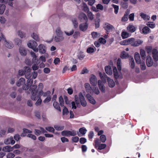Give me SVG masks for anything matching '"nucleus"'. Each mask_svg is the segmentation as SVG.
Returning a JSON list of instances; mask_svg holds the SVG:
<instances>
[{
	"instance_id": "774afa93",
	"label": "nucleus",
	"mask_w": 158,
	"mask_h": 158,
	"mask_svg": "<svg viewBox=\"0 0 158 158\" xmlns=\"http://www.w3.org/2000/svg\"><path fill=\"white\" fill-rule=\"evenodd\" d=\"M15 156L14 154L11 152L8 153L6 155L7 158H13Z\"/></svg>"
},
{
	"instance_id": "6e6d98bb",
	"label": "nucleus",
	"mask_w": 158,
	"mask_h": 158,
	"mask_svg": "<svg viewBox=\"0 0 158 158\" xmlns=\"http://www.w3.org/2000/svg\"><path fill=\"white\" fill-rule=\"evenodd\" d=\"M112 6L114 8V13L116 14H117L118 12V10L119 9L118 6L112 4Z\"/></svg>"
},
{
	"instance_id": "603ef678",
	"label": "nucleus",
	"mask_w": 158,
	"mask_h": 158,
	"mask_svg": "<svg viewBox=\"0 0 158 158\" xmlns=\"http://www.w3.org/2000/svg\"><path fill=\"white\" fill-rule=\"evenodd\" d=\"M135 39L134 38H131L127 39L128 44H131L133 46V44H134Z\"/></svg>"
},
{
	"instance_id": "412c9836",
	"label": "nucleus",
	"mask_w": 158,
	"mask_h": 158,
	"mask_svg": "<svg viewBox=\"0 0 158 158\" xmlns=\"http://www.w3.org/2000/svg\"><path fill=\"white\" fill-rule=\"evenodd\" d=\"M78 18L81 20H84L85 21L87 20V17L86 15L83 13H80L78 16Z\"/></svg>"
},
{
	"instance_id": "6ab92c4d",
	"label": "nucleus",
	"mask_w": 158,
	"mask_h": 158,
	"mask_svg": "<svg viewBox=\"0 0 158 158\" xmlns=\"http://www.w3.org/2000/svg\"><path fill=\"white\" fill-rule=\"evenodd\" d=\"M40 130L38 129H35V133L36 135H39L41 134L42 132L44 133L46 132V131L43 128L40 127Z\"/></svg>"
},
{
	"instance_id": "393cba45",
	"label": "nucleus",
	"mask_w": 158,
	"mask_h": 158,
	"mask_svg": "<svg viewBox=\"0 0 158 158\" xmlns=\"http://www.w3.org/2000/svg\"><path fill=\"white\" fill-rule=\"evenodd\" d=\"M129 64L130 65L131 67V69H134L135 66V64L133 58L130 56L129 57Z\"/></svg>"
},
{
	"instance_id": "69168bd1",
	"label": "nucleus",
	"mask_w": 158,
	"mask_h": 158,
	"mask_svg": "<svg viewBox=\"0 0 158 158\" xmlns=\"http://www.w3.org/2000/svg\"><path fill=\"white\" fill-rule=\"evenodd\" d=\"M45 129L47 131L50 132H53L54 131V128L50 127H47L45 128Z\"/></svg>"
},
{
	"instance_id": "423d86ee",
	"label": "nucleus",
	"mask_w": 158,
	"mask_h": 158,
	"mask_svg": "<svg viewBox=\"0 0 158 158\" xmlns=\"http://www.w3.org/2000/svg\"><path fill=\"white\" fill-rule=\"evenodd\" d=\"M61 134L63 136L68 137L75 135H76V132L74 131H64L61 132Z\"/></svg>"
},
{
	"instance_id": "473e14b6",
	"label": "nucleus",
	"mask_w": 158,
	"mask_h": 158,
	"mask_svg": "<svg viewBox=\"0 0 158 158\" xmlns=\"http://www.w3.org/2000/svg\"><path fill=\"white\" fill-rule=\"evenodd\" d=\"M105 71L106 73L108 75H111L112 74V69L109 66H107L105 67Z\"/></svg>"
},
{
	"instance_id": "3c124183",
	"label": "nucleus",
	"mask_w": 158,
	"mask_h": 158,
	"mask_svg": "<svg viewBox=\"0 0 158 158\" xmlns=\"http://www.w3.org/2000/svg\"><path fill=\"white\" fill-rule=\"evenodd\" d=\"M127 1H123L121 3L122 7L125 8H127L128 7V5L126 2Z\"/></svg>"
},
{
	"instance_id": "b1692460",
	"label": "nucleus",
	"mask_w": 158,
	"mask_h": 158,
	"mask_svg": "<svg viewBox=\"0 0 158 158\" xmlns=\"http://www.w3.org/2000/svg\"><path fill=\"white\" fill-rule=\"evenodd\" d=\"M13 41L15 44L18 45L19 46H21L22 44V40L18 38H15L14 39Z\"/></svg>"
},
{
	"instance_id": "a19ab883",
	"label": "nucleus",
	"mask_w": 158,
	"mask_h": 158,
	"mask_svg": "<svg viewBox=\"0 0 158 158\" xmlns=\"http://www.w3.org/2000/svg\"><path fill=\"white\" fill-rule=\"evenodd\" d=\"M54 127L57 131H61L64 129V126L59 125H56L54 126Z\"/></svg>"
},
{
	"instance_id": "7ed1b4c3",
	"label": "nucleus",
	"mask_w": 158,
	"mask_h": 158,
	"mask_svg": "<svg viewBox=\"0 0 158 158\" xmlns=\"http://www.w3.org/2000/svg\"><path fill=\"white\" fill-rule=\"evenodd\" d=\"M27 45L29 48L32 49L35 52H38V49L37 48V44L34 40H30L29 41L27 44Z\"/></svg>"
},
{
	"instance_id": "ddd939ff",
	"label": "nucleus",
	"mask_w": 158,
	"mask_h": 158,
	"mask_svg": "<svg viewBox=\"0 0 158 158\" xmlns=\"http://www.w3.org/2000/svg\"><path fill=\"white\" fill-rule=\"evenodd\" d=\"M99 75L100 77L101 81L102 82V83H105L106 82V80H107L108 78H109L107 77V76L105 74H102L101 73H99Z\"/></svg>"
},
{
	"instance_id": "4c0bfd02",
	"label": "nucleus",
	"mask_w": 158,
	"mask_h": 158,
	"mask_svg": "<svg viewBox=\"0 0 158 158\" xmlns=\"http://www.w3.org/2000/svg\"><path fill=\"white\" fill-rule=\"evenodd\" d=\"M121 60L120 58H118L117 60V65L119 71H121Z\"/></svg>"
},
{
	"instance_id": "20e7f679",
	"label": "nucleus",
	"mask_w": 158,
	"mask_h": 158,
	"mask_svg": "<svg viewBox=\"0 0 158 158\" xmlns=\"http://www.w3.org/2000/svg\"><path fill=\"white\" fill-rule=\"evenodd\" d=\"M1 36L4 41V45L6 48L10 49L14 47V44L11 41L7 40L5 35L2 33L1 34Z\"/></svg>"
},
{
	"instance_id": "f257e3e1",
	"label": "nucleus",
	"mask_w": 158,
	"mask_h": 158,
	"mask_svg": "<svg viewBox=\"0 0 158 158\" xmlns=\"http://www.w3.org/2000/svg\"><path fill=\"white\" fill-rule=\"evenodd\" d=\"M75 102L73 101L71 102L72 108L76 109L77 108L75 105V103L78 106L79 105L80 103L84 107L85 106L87 105L86 101L82 94L80 92L79 93L78 96L75 95L74 98Z\"/></svg>"
},
{
	"instance_id": "0e129e2a",
	"label": "nucleus",
	"mask_w": 158,
	"mask_h": 158,
	"mask_svg": "<svg viewBox=\"0 0 158 158\" xmlns=\"http://www.w3.org/2000/svg\"><path fill=\"white\" fill-rule=\"evenodd\" d=\"M63 109V115H67L69 113L68 109L66 107L64 106Z\"/></svg>"
},
{
	"instance_id": "4468645a",
	"label": "nucleus",
	"mask_w": 158,
	"mask_h": 158,
	"mask_svg": "<svg viewBox=\"0 0 158 158\" xmlns=\"http://www.w3.org/2000/svg\"><path fill=\"white\" fill-rule=\"evenodd\" d=\"M31 55L33 59L32 62L34 63H36V64H39L40 63L39 60L36 59L37 56L33 52H30Z\"/></svg>"
},
{
	"instance_id": "ea45409f",
	"label": "nucleus",
	"mask_w": 158,
	"mask_h": 158,
	"mask_svg": "<svg viewBox=\"0 0 158 158\" xmlns=\"http://www.w3.org/2000/svg\"><path fill=\"white\" fill-rule=\"evenodd\" d=\"M140 54L142 59L144 60L146 56L145 52L144 50L143 49L140 50Z\"/></svg>"
},
{
	"instance_id": "680f3d73",
	"label": "nucleus",
	"mask_w": 158,
	"mask_h": 158,
	"mask_svg": "<svg viewBox=\"0 0 158 158\" xmlns=\"http://www.w3.org/2000/svg\"><path fill=\"white\" fill-rule=\"evenodd\" d=\"M16 93L15 91L11 92L10 94V96L13 98H14L16 97Z\"/></svg>"
},
{
	"instance_id": "a18cd8bd",
	"label": "nucleus",
	"mask_w": 158,
	"mask_h": 158,
	"mask_svg": "<svg viewBox=\"0 0 158 158\" xmlns=\"http://www.w3.org/2000/svg\"><path fill=\"white\" fill-rule=\"evenodd\" d=\"M143 32L145 34H147L149 32L150 29L148 27H144L143 29Z\"/></svg>"
},
{
	"instance_id": "e433bc0d",
	"label": "nucleus",
	"mask_w": 158,
	"mask_h": 158,
	"mask_svg": "<svg viewBox=\"0 0 158 158\" xmlns=\"http://www.w3.org/2000/svg\"><path fill=\"white\" fill-rule=\"evenodd\" d=\"M31 37L37 41H39L40 39L37 34L35 33H33L31 35Z\"/></svg>"
},
{
	"instance_id": "9b49d317",
	"label": "nucleus",
	"mask_w": 158,
	"mask_h": 158,
	"mask_svg": "<svg viewBox=\"0 0 158 158\" xmlns=\"http://www.w3.org/2000/svg\"><path fill=\"white\" fill-rule=\"evenodd\" d=\"M146 64L148 67L152 66L153 64V61L152 58L149 56H148L147 57Z\"/></svg>"
},
{
	"instance_id": "dca6fc26",
	"label": "nucleus",
	"mask_w": 158,
	"mask_h": 158,
	"mask_svg": "<svg viewBox=\"0 0 158 158\" xmlns=\"http://www.w3.org/2000/svg\"><path fill=\"white\" fill-rule=\"evenodd\" d=\"M19 52L20 54L23 56H25L27 54V51L25 48L23 47H20Z\"/></svg>"
},
{
	"instance_id": "f8f14e48",
	"label": "nucleus",
	"mask_w": 158,
	"mask_h": 158,
	"mask_svg": "<svg viewBox=\"0 0 158 158\" xmlns=\"http://www.w3.org/2000/svg\"><path fill=\"white\" fill-rule=\"evenodd\" d=\"M98 85L101 92L103 93H105L106 92L105 87L101 80H99L98 81Z\"/></svg>"
},
{
	"instance_id": "aec40b11",
	"label": "nucleus",
	"mask_w": 158,
	"mask_h": 158,
	"mask_svg": "<svg viewBox=\"0 0 158 158\" xmlns=\"http://www.w3.org/2000/svg\"><path fill=\"white\" fill-rule=\"evenodd\" d=\"M18 35L21 38H24L26 36V33L21 30H18L17 32Z\"/></svg>"
},
{
	"instance_id": "864d4df0",
	"label": "nucleus",
	"mask_w": 158,
	"mask_h": 158,
	"mask_svg": "<svg viewBox=\"0 0 158 158\" xmlns=\"http://www.w3.org/2000/svg\"><path fill=\"white\" fill-rule=\"evenodd\" d=\"M79 131L82 135H84L86 132L87 130L84 127H82L79 129Z\"/></svg>"
},
{
	"instance_id": "f704fd0d",
	"label": "nucleus",
	"mask_w": 158,
	"mask_h": 158,
	"mask_svg": "<svg viewBox=\"0 0 158 158\" xmlns=\"http://www.w3.org/2000/svg\"><path fill=\"white\" fill-rule=\"evenodd\" d=\"M53 106L54 108H55L56 110H58L59 111H61V109L60 107L59 106V104L58 103L56 102L55 101L53 103Z\"/></svg>"
},
{
	"instance_id": "79ce46f5",
	"label": "nucleus",
	"mask_w": 158,
	"mask_h": 158,
	"mask_svg": "<svg viewBox=\"0 0 158 158\" xmlns=\"http://www.w3.org/2000/svg\"><path fill=\"white\" fill-rule=\"evenodd\" d=\"M92 92L93 91L95 94H98L100 92L98 87L95 86L92 87Z\"/></svg>"
},
{
	"instance_id": "2eb2a0df",
	"label": "nucleus",
	"mask_w": 158,
	"mask_h": 158,
	"mask_svg": "<svg viewBox=\"0 0 158 158\" xmlns=\"http://www.w3.org/2000/svg\"><path fill=\"white\" fill-rule=\"evenodd\" d=\"M152 57L155 61L158 60V52L157 50L154 49L152 50Z\"/></svg>"
},
{
	"instance_id": "c03bdc74",
	"label": "nucleus",
	"mask_w": 158,
	"mask_h": 158,
	"mask_svg": "<svg viewBox=\"0 0 158 158\" xmlns=\"http://www.w3.org/2000/svg\"><path fill=\"white\" fill-rule=\"evenodd\" d=\"M82 7L83 10L85 12L87 13L89 11V9L85 3H83Z\"/></svg>"
},
{
	"instance_id": "f03ea898",
	"label": "nucleus",
	"mask_w": 158,
	"mask_h": 158,
	"mask_svg": "<svg viewBox=\"0 0 158 158\" xmlns=\"http://www.w3.org/2000/svg\"><path fill=\"white\" fill-rule=\"evenodd\" d=\"M56 35L54 38V40L56 42L63 41L64 39L63 33L60 28L57 27L55 30Z\"/></svg>"
},
{
	"instance_id": "f3484780",
	"label": "nucleus",
	"mask_w": 158,
	"mask_h": 158,
	"mask_svg": "<svg viewBox=\"0 0 158 158\" xmlns=\"http://www.w3.org/2000/svg\"><path fill=\"white\" fill-rule=\"evenodd\" d=\"M134 58L137 64H139L141 63V60L139 54L138 52H135V54Z\"/></svg>"
},
{
	"instance_id": "de8ad7c7",
	"label": "nucleus",
	"mask_w": 158,
	"mask_h": 158,
	"mask_svg": "<svg viewBox=\"0 0 158 158\" xmlns=\"http://www.w3.org/2000/svg\"><path fill=\"white\" fill-rule=\"evenodd\" d=\"M89 18L92 20L94 19V15L90 11L86 13Z\"/></svg>"
},
{
	"instance_id": "09e8293b",
	"label": "nucleus",
	"mask_w": 158,
	"mask_h": 158,
	"mask_svg": "<svg viewBox=\"0 0 158 158\" xmlns=\"http://www.w3.org/2000/svg\"><path fill=\"white\" fill-rule=\"evenodd\" d=\"M128 14V13L126 12L125 14L124 15L122 19V21L123 22H125L127 20Z\"/></svg>"
},
{
	"instance_id": "72a5a7b5",
	"label": "nucleus",
	"mask_w": 158,
	"mask_h": 158,
	"mask_svg": "<svg viewBox=\"0 0 158 158\" xmlns=\"http://www.w3.org/2000/svg\"><path fill=\"white\" fill-rule=\"evenodd\" d=\"M143 42V41L140 40H137L135 41V40L134 44H133V46L134 47L138 46L141 44Z\"/></svg>"
},
{
	"instance_id": "4be33fe9",
	"label": "nucleus",
	"mask_w": 158,
	"mask_h": 158,
	"mask_svg": "<svg viewBox=\"0 0 158 158\" xmlns=\"http://www.w3.org/2000/svg\"><path fill=\"white\" fill-rule=\"evenodd\" d=\"M86 97L89 102L91 103L94 104L96 102L94 98L89 94H87Z\"/></svg>"
},
{
	"instance_id": "49530a36",
	"label": "nucleus",
	"mask_w": 158,
	"mask_h": 158,
	"mask_svg": "<svg viewBox=\"0 0 158 158\" xmlns=\"http://www.w3.org/2000/svg\"><path fill=\"white\" fill-rule=\"evenodd\" d=\"M5 6L4 4L0 5V14H2L5 11Z\"/></svg>"
},
{
	"instance_id": "7c9ffc66",
	"label": "nucleus",
	"mask_w": 158,
	"mask_h": 158,
	"mask_svg": "<svg viewBox=\"0 0 158 158\" xmlns=\"http://www.w3.org/2000/svg\"><path fill=\"white\" fill-rule=\"evenodd\" d=\"M72 22L75 28H76L78 26V23L77 19L76 18H73L72 19Z\"/></svg>"
},
{
	"instance_id": "c85d7f7f",
	"label": "nucleus",
	"mask_w": 158,
	"mask_h": 158,
	"mask_svg": "<svg viewBox=\"0 0 158 158\" xmlns=\"http://www.w3.org/2000/svg\"><path fill=\"white\" fill-rule=\"evenodd\" d=\"M25 82V81L24 78H20L18 82L16 83V85L17 86L19 87L24 84Z\"/></svg>"
},
{
	"instance_id": "1a4fd4ad",
	"label": "nucleus",
	"mask_w": 158,
	"mask_h": 158,
	"mask_svg": "<svg viewBox=\"0 0 158 158\" xmlns=\"http://www.w3.org/2000/svg\"><path fill=\"white\" fill-rule=\"evenodd\" d=\"M88 25L86 22L81 23L79 26V29L81 31H85L87 29Z\"/></svg>"
},
{
	"instance_id": "a878e982",
	"label": "nucleus",
	"mask_w": 158,
	"mask_h": 158,
	"mask_svg": "<svg viewBox=\"0 0 158 158\" xmlns=\"http://www.w3.org/2000/svg\"><path fill=\"white\" fill-rule=\"evenodd\" d=\"M140 15L142 18L146 21L149 20L150 18L149 16L143 13H141L140 14Z\"/></svg>"
},
{
	"instance_id": "8fccbe9b",
	"label": "nucleus",
	"mask_w": 158,
	"mask_h": 158,
	"mask_svg": "<svg viewBox=\"0 0 158 158\" xmlns=\"http://www.w3.org/2000/svg\"><path fill=\"white\" fill-rule=\"evenodd\" d=\"M59 99L60 105L61 106H63L64 105V101L63 98L61 96H60L59 97Z\"/></svg>"
},
{
	"instance_id": "0eeeda50",
	"label": "nucleus",
	"mask_w": 158,
	"mask_h": 158,
	"mask_svg": "<svg viewBox=\"0 0 158 158\" xmlns=\"http://www.w3.org/2000/svg\"><path fill=\"white\" fill-rule=\"evenodd\" d=\"M95 147H98V149L102 150L105 148L106 146L105 144H99V140L98 139H97L95 141Z\"/></svg>"
},
{
	"instance_id": "5fc2aeb1",
	"label": "nucleus",
	"mask_w": 158,
	"mask_h": 158,
	"mask_svg": "<svg viewBox=\"0 0 158 158\" xmlns=\"http://www.w3.org/2000/svg\"><path fill=\"white\" fill-rule=\"evenodd\" d=\"M100 138L101 141L102 143H104L106 141V136L104 135H101Z\"/></svg>"
},
{
	"instance_id": "bb28decb",
	"label": "nucleus",
	"mask_w": 158,
	"mask_h": 158,
	"mask_svg": "<svg viewBox=\"0 0 158 158\" xmlns=\"http://www.w3.org/2000/svg\"><path fill=\"white\" fill-rule=\"evenodd\" d=\"M107 81L108 82V85L110 87L112 88L114 86L115 84L113 79L110 78H108Z\"/></svg>"
},
{
	"instance_id": "6e6552de",
	"label": "nucleus",
	"mask_w": 158,
	"mask_h": 158,
	"mask_svg": "<svg viewBox=\"0 0 158 158\" xmlns=\"http://www.w3.org/2000/svg\"><path fill=\"white\" fill-rule=\"evenodd\" d=\"M90 84L93 86H96L97 84V78L94 75H91L89 79Z\"/></svg>"
},
{
	"instance_id": "a211bd4d",
	"label": "nucleus",
	"mask_w": 158,
	"mask_h": 158,
	"mask_svg": "<svg viewBox=\"0 0 158 158\" xmlns=\"http://www.w3.org/2000/svg\"><path fill=\"white\" fill-rule=\"evenodd\" d=\"M2 151L5 152H10L13 151L12 147L7 145L3 148Z\"/></svg>"
},
{
	"instance_id": "bf43d9fd",
	"label": "nucleus",
	"mask_w": 158,
	"mask_h": 158,
	"mask_svg": "<svg viewBox=\"0 0 158 158\" xmlns=\"http://www.w3.org/2000/svg\"><path fill=\"white\" fill-rule=\"evenodd\" d=\"M147 25L148 27H149L150 28H153L155 27V24L151 22H148L147 24Z\"/></svg>"
},
{
	"instance_id": "58836bf2",
	"label": "nucleus",
	"mask_w": 158,
	"mask_h": 158,
	"mask_svg": "<svg viewBox=\"0 0 158 158\" xmlns=\"http://www.w3.org/2000/svg\"><path fill=\"white\" fill-rule=\"evenodd\" d=\"M120 57L123 59L127 58L128 57V54L127 53L123 51L121 53Z\"/></svg>"
},
{
	"instance_id": "cd10ccee",
	"label": "nucleus",
	"mask_w": 158,
	"mask_h": 158,
	"mask_svg": "<svg viewBox=\"0 0 158 158\" xmlns=\"http://www.w3.org/2000/svg\"><path fill=\"white\" fill-rule=\"evenodd\" d=\"M37 86L36 85L34 84L32 85H31L30 86L29 90L31 93L34 92H37V90L36 89Z\"/></svg>"
},
{
	"instance_id": "c9c22d12",
	"label": "nucleus",
	"mask_w": 158,
	"mask_h": 158,
	"mask_svg": "<svg viewBox=\"0 0 158 158\" xmlns=\"http://www.w3.org/2000/svg\"><path fill=\"white\" fill-rule=\"evenodd\" d=\"M91 35L92 37L94 39H96L99 37L100 36V33H97L96 32H93L91 33Z\"/></svg>"
},
{
	"instance_id": "052dcab7",
	"label": "nucleus",
	"mask_w": 158,
	"mask_h": 158,
	"mask_svg": "<svg viewBox=\"0 0 158 158\" xmlns=\"http://www.w3.org/2000/svg\"><path fill=\"white\" fill-rule=\"evenodd\" d=\"M95 28H97L99 27L100 20L99 19H97L95 20Z\"/></svg>"
},
{
	"instance_id": "39448f33",
	"label": "nucleus",
	"mask_w": 158,
	"mask_h": 158,
	"mask_svg": "<svg viewBox=\"0 0 158 158\" xmlns=\"http://www.w3.org/2000/svg\"><path fill=\"white\" fill-rule=\"evenodd\" d=\"M113 69L114 77L115 79L122 78L123 76L120 72V71L118 70V71L117 68L115 67H113Z\"/></svg>"
},
{
	"instance_id": "c756f323",
	"label": "nucleus",
	"mask_w": 158,
	"mask_h": 158,
	"mask_svg": "<svg viewBox=\"0 0 158 158\" xmlns=\"http://www.w3.org/2000/svg\"><path fill=\"white\" fill-rule=\"evenodd\" d=\"M128 31L131 32H133L136 30L135 27L133 25H129L127 27Z\"/></svg>"
},
{
	"instance_id": "9d476101",
	"label": "nucleus",
	"mask_w": 158,
	"mask_h": 158,
	"mask_svg": "<svg viewBox=\"0 0 158 158\" xmlns=\"http://www.w3.org/2000/svg\"><path fill=\"white\" fill-rule=\"evenodd\" d=\"M38 49L40 53L41 54H44L46 51V46L43 44L39 45L38 47Z\"/></svg>"
},
{
	"instance_id": "13d9d810",
	"label": "nucleus",
	"mask_w": 158,
	"mask_h": 158,
	"mask_svg": "<svg viewBox=\"0 0 158 158\" xmlns=\"http://www.w3.org/2000/svg\"><path fill=\"white\" fill-rule=\"evenodd\" d=\"M120 44L121 45H128L127 39L120 42Z\"/></svg>"
},
{
	"instance_id": "338daca9",
	"label": "nucleus",
	"mask_w": 158,
	"mask_h": 158,
	"mask_svg": "<svg viewBox=\"0 0 158 158\" xmlns=\"http://www.w3.org/2000/svg\"><path fill=\"white\" fill-rule=\"evenodd\" d=\"M25 73H30L31 71V69L29 67L25 66L24 68Z\"/></svg>"
},
{
	"instance_id": "2f4dec72",
	"label": "nucleus",
	"mask_w": 158,
	"mask_h": 158,
	"mask_svg": "<svg viewBox=\"0 0 158 158\" xmlns=\"http://www.w3.org/2000/svg\"><path fill=\"white\" fill-rule=\"evenodd\" d=\"M37 92L31 93V98L34 101L37 100L40 97L37 95Z\"/></svg>"
},
{
	"instance_id": "37998d69",
	"label": "nucleus",
	"mask_w": 158,
	"mask_h": 158,
	"mask_svg": "<svg viewBox=\"0 0 158 158\" xmlns=\"http://www.w3.org/2000/svg\"><path fill=\"white\" fill-rule=\"evenodd\" d=\"M121 35L122 38L124 39L129 37V34L126 31H123L121 33Z\"/></svg>"
},
{
	"instance_id": "e2e57ef3",
	"label": "nucleus",
	"mask_w": 158,
	"mask_h": 158,
	"mask_svg": "<svg viewBox=\"0 0 158 158\" xmlns=\"http://www.w3.org/2000/svg\"><path fill=\"white\" fill-rule=\"evenodd\" d=\"M146 50L147 53L149 54L151 52L152 48L150 46H147L146 47Z\"/></svg>"
},
{
	"instance_id": "5701e85b",
	"label": "nucleus",
	"mask_w": 158,
	"mask_h": 158,
	"mask_svg": "<svg viewBox=\"0 0 158 158\" xmlns=\"http://www.w3.org/2000/svg\"><path fill=\"white\" fill-rule=\"evenodd\" d=\"M85 87L87 92L90 94L92 93V88L91 87L89 84L86 83L85 84Z\"/></svg>"
},
{
	"instance_id": "4d7b16f0",
	"label": "nucleus",
	"mask_w": 158,
	"mask_h": 158,
	"mask_svg": "<svg viewBox=\"0 0 158 158\" xmlns=\"http://www.w3.org/2000/svg\"><path fill=\"white\" fill-rule=\"evenodd\" d=\"M64 33L67 36H70L73 34L74 33V30L72 29L69 32H67V31H64Z\"/></svg>"
}]
</instances>
